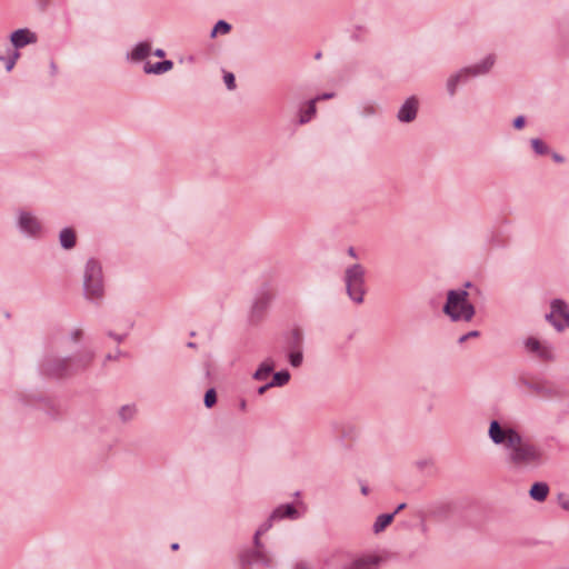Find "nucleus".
Returning <instances> with one entry per match:
<instances>
[{
  "label": "nucleus",
  "instance_id": "nucleus-1",
  "mask_svg": "<svg viewBox=\"0 0 569 569\" xmlns=\"http://www.w3.org/2000/svg\"><path fill=\"white\" fill-rule=\"evenodd\" d=\"M488 435L495 445L503 446L506 460L511 468L523 470L541 465V449L529 439L523 438L517 430L503 428L497 420H492Z\"/></svg>",
  "mask_w": 569,
  "mask_h": 569
},
{
  "label": "nucleus",
  "instance_id": "nucleus-2",
  "mask_svg": "<svg viewBox=\"0 0 569 569\" xmlns=\"http://www.w3.org/2000/svg\"><path fill=\"white\" fill-rule=\"evenodd\" d=\"M468 296L469 293L466 290L448 291L443 312L453 321H470L475 316V307L468 301Z\"/></svg>",
  "mask_w": 569,
  "mask_h": 569
},
{
  "label": "nucleus",
  "instance_id": "nucleus-3",
  "mask_svg": "<svg viewBox=\"0 0 569 569\" xmlns=\"http://www.w3.org/2000/svg\"><path fill=\"white\" fill-rule=\"evenodd\" d=\"M84 295L88 299H100L103 295L102 269L98 261L90 259L86 264Z\"/></svg>",
  "mask_w": 569,
  "mask_h": 569
},
{
  "label": "nucleus",
  "instance_id": "nucleus-4",
  "mask_svg": "<svg viewBox=\"0 0 569 569\" xmlns=\"http://www.w3.org/2000/svg\"><path fill=\"white\" fill-rule=\"evenodd\" d=\"M345 281L349 298L361 303L365 296V268L359 263L348 267L345 272Z\"/></svg>",
  "mask_w": 569,
  "mask_h": 569
},
{
  "label": "nucleus",
  "instance_id": "nucleus-5",
  "mask_svg": "<svg viewBox=\"0 0 569 569\" xmlns=\"http://www.w3.org/2000/svg\"><path fill=\"white\" fill-rule=\"evenodd\" d=\"M493 63H495L493 57L488 56L487 58H485L481 61V63L476 64L470 68H466V69L461 70L460 72H458L457 74L452 76L447 82V88H448L449 93L451 96L455 94L457 84L459 83L460 79H462L467 76H478V74L486 73L493 66Z\"/></svg>",
  "mask_w": 569,
  "mask_h": 569
},
{
  "label": "nucleus",
  "instance_id": "nucleus-6",
  "mask_svg": "<svg viewBox=\"0 0 569 569\" xmlns=\"http://www.w3.org/2000/svg\"><path fill=\"white\" fill-rule=\"evenodd\" d=\"M546 318L558 331L569 327V309L567 303L560 299H555L551 302V311Z\"/></svg>",
  "mask_w": 569,
  "mask_h": 569
},
{
  "label": "nucleus",
  "instance_id": "nucleus-7",
  "mask_svg": "<svg viewBox=\"0 0 569 569\" xmlns=\"http://www.w3.org/2000/svg\"><path fill=\"white\" fill-rule=\"evenodd\" d=\"M72 358H59L48 361L44 365V372L48 376L62 378L76 373L73 370Z\"/></svg>",
  "mask_w": 569,
  "mask_h": 569
},
{
  "label": "nucleus",
  "instance_id": "nucleus-8",
  "mask_svg": "<svg viewBox=\"0 0 569 569\" xmlns=\"http://www.w3.org/2000/svg\"><path fill=\"white\" fill-rule=\"evenodd\" d=\"M272 301V295L269 291H262L256 298L251 309V320L259 321Z\"/></svg>",
  "mask_w": 569,
  "mask_h": 569
},
{
  "label": "nucleus",
  "instance_id": "nucleus-9",
  "mask_svg": "<svg viewBox=\"0 0 569 569\" xmlns=\"http://www.w3.org/2000/svg\"><path fill=\"white\" fill-rule=\"evenodd\" d=\"M37 40V34L27 28L18 29L10 36V41L16 50L23 48L27 44L36 43Z\"/></svg>",
  "mask_w": 569,
  "mask_h": 569
},
{
  "label": "nucleus",
  "instance_id": "nucleus-10",
  "mask_svg": "<svg viewBox=\"0 0 569 569\" xmlns=\"http://www.w3.org/2000/svg\"><path fill=\"white\" fill-rule=\"evenodd\" d=\"M418 111V100L416 97L408 98L400 107L397 118L401 122H411L416 119Z\"/></svg>",
  "mask_w": 569,
  "mask_h": 569
},
{
  "label": "nucleus",
  "instance_id": "nucleus-11",
  "mask_svg": "<svg viewBox=\"0 0 569 569\" xmlns=\"http://www.w3.org/2000/svg\"><path fill=\"white\" fill-rule=\"evenodd\" d=\"M19 226L29 234H36L40 230V223L37 218L28 212L20 213Z\"/></svg>",
  "mask_w": 569,
  "mask_h": 569
},
{
  "label": "nucleus",
  "instance_id": "nucleus-12",
  "mask_svg": "<svg viewBox=\"0 0 569 569\" xmlns=\"http://www.w3.org/2000/svg\"><path fill=\"white\" fill-rule=\"evenodd\" d=\"M528 351L537 353L541 359H550L551 351L548 347L541 346L536 338H528L525 342Z\"/></svg>",
  "mask_w": 569,
  "mask_h": 569
},
{
  "label": "nucleus",
  "instance_id": "nucleus-13",
  "mask_svg": "<svg viewBox=\"0 0 569 569\" xmlns=\"http://www.w3.org/2000/svg\"><path fill=\"white\" fill-rule=\"evenodd\" d=\"M523 385L530 391H532L533 393H536L539 397L552 398V397L557 396V392L552 388H550V387H548V386H546L543 383L523 381Z\"/></svg>",
  "mask_w": 569,
  "mask_h": 569
},
{
  "label": "nucleus",
  "instance_id": "nucleus-14",
  "mask_svg": "<svg viewBox=\"0 0 569 569\" xmlns=\"http://www.w3.org/2000/svg\"><path fill=\"white\" fill-rule=\"evenodd\" d=\"M262 545L260 543V547L257 548L256 551L251 552L250 555H244L242 557V561L247 563H262L267 567L271 566V559L268 557L262 550Z\"/></svg>",
  "mask_w": 569,
  "mask_h": 569
},
{
  "label": "nucleus",
  "instance_id": "nucleus-15",
  "mask_svg": "<svg viewBox=\"0 0 569 569\" xmlns=\"http://www.w3.org/2000/svg\"><path fill=\"white\" fill-rule=\"evenodd\" d=\"M380 559L378 557H365L353 560L343 569H376Z\"/></svg>",
  "mask_w": 569,
  "mask_h": 569
},
{
  "label": "nucleus",
  "instance_id": "nucleus-16",
  "mask_svg": "<svg viewBox=\"0 0 569 569\" xmlns=\"http://www.w3.org/2000/svg\"><path fill=\"white\" fill-rule=\"evenodd\" d=\"M93 357L94 355L92 351H84L77 356L76 358H73L71 362L73 365L74 372L77 373L86 370L92 362Z\"/></svg>",
  "mask_w": 569,
  "mask_h": 569
},
{
  "label": "nucleus",
  "instance_id": "nucleus-17",
  "mask_svg": "<svg viewBox=\"0 0 569 569\" xmlns=\"http://www.w3.org/2000/svg\"><path fill=\"white\" fill-rule=\"evenodd\" d=\"M173 67V63L171 60H163L161 62H156V63H150V62H147L144 64V72L146 73H154V74H160V73H164L169 70H171Z\"/></svg>",
  "mask_w": 569,
  "mask_h": 569
},
{
  "label": "nucleus",
  "instance_id": "nucleus-18",
  "mask_svg": "<svg viewBox=\"0 0 569 569\" xmlns=\"http://www.w3.org/2000/svg\"><path fill=\"white\" fill-rule=\"evenodd\" d=\"M548 493L549 487L546 482H535L529 491L530 497L539 502L546 500Z\"/></svg>",
  "mask_w": 569,
  "mask_h": 569
},
{
  "label": "nucleus",
  "instance_id": "nucleus-19",
  "mask_svg": "<svg viewBox=\"0 0 569 569\" xmlns=\"http://www.w3.org/2000/svg\"><path fill=\"white\" fill-rule=\"evenodd\" d=\"M59 240L63 249H71L76 244V233L71 228H64L60 231Z\"/></svg>",
  "mask_w": 569,
  "mask_h": 569
},
{
  "label": "nucleus",
  "instance_id": "nucleus-20",
  "mask_svg": "<svg viewBox=\"0 0 569 569\" xmlns=\"http://www.w3.org/2000/svg\"><path fill=\"white\" fill-rule=\"evenodd\" d=\"M395 516H396V512L382 513V515L378 516L373 523V527H372L373 532L379 533V532L383 531L387 528V526H389L391 523Z\"/></svg>",
  "mask_w": 569,
  "mask_h": 569
},
{
  "label": "nucleus",
  "instance_id": "nucleus-21",
  "mask_svg": "<svg viewBox=\"0 0 569 569\" xmlns=\"http://www.w3.org/2000/svg\"><path fill=\"white\" fill-rule=\"evenodd\" d=\"M317 108H316V100H310L306 107L305 110L300 111L299 114V123L305 124L309 122L316 114Z\"/></svg>",
  "mask_w": 569,
  "mask_h": 569
},
{
  "label": "nucleus",
  "instance_id": "nucleus-22",
  "mask_svg": "<svg viewBox=\"0 0 569 569\" xmlns=\"http://www.w3.org/2000/svg\"><path fill=\"white\" fill-rule=\"evenodd\" d=\"M272 370H273V362L271 360H266L256 370L253 378L256 380H266Z\"/></svg>",
  "mask_w": 569,
  "mask_h": 569
},
{
  "label": "nucleus",
  "instance_id": "nucleus-23",
  "mask_svg": "<svg viewBox=\"0 0 569 569\" xmlns=\"http://www.w3.org/2000/svg\"><path fill=\"white\" fill-rule=\"evenodd\" d=\"M150 44L147 42H140L136 46V48L132 51V59L133 60H142L147 58L150 53Z\"/></svg>",
  "mask_w": 569,
  "mask_h": 569
},
{
  "label": "nucleus",
  "instance_id": "nucleus-24",
  "mask_svg": "<svg viewBox=\"0 0 569 569\" xmlns=\"http://www.w3.org/2000/svg\"><path fill=\"white\" fill-rule=\"evenodd\" d=\"M297 513L296 508L292 505H286L278 507L271 515V519L292 517Z\"/></svg>",
  "mask_w": 569,
  "mask_h": 569
},
{
  "label": "nucleus",
  "instance_id": "nucleus-25",
  "mask_svg": "<svg viewBox=\"0 0 569 569\" xmlns=\"http://www.w3.org/2000/svg\"><path fill=\"white\" fill-rule=\"evenodd\" d=\"M289 379H290V375L288 371H286V370L278 371L273 375L272 380L270 381V385L272 387L283 386L289 381Z\"/></svg>",
  "mask_w": 569,
  "mask_h": 569
},
{
  "label": "nucleus",
  "instance_id": "nucleus-26",
  "mask_svg": "<svg viewBox=\"0 0 569 569\" xmlns=\"http://www.w3.org/2000/svg\"><path fill=\"white\" fill-rule=\"evenodd\" d=\"M231 26L224 20H219L211 31V37H216L217 33H228Z\"/></svg>",
  "mask_w": 569,
  "mask_h": 569
},
{
  "label": "nucleus",
  "instance_id": "nucleus-27",
  "mask_svg": "<svg viewBox=\"0 0 569 569\" xmlns=\"http://www.w3.org/2000/svg\"><path fill=\"white\" fill-rule=\"evenodd\" d=\"M134 412H136V408L133 406L126 405V406L121 407V409L119 411V416L123 421H127L133 417Z\"/></svg>",
  "mask_w": 569,
  "mask_h": 569
},
{
  "label": "nucleus",
  "instance_id": "nucleus-28",
  "mask_svg": "<svg viewBox=\"0 0 569 569\" xmlns=\"http://www.w3.org/2000/svg\"><path fill=\"white\" fill-rule=\"evenodd\" d=\"M204 406L211 408L217 402V393L213 388H210L203 398Z\"/></svg>",
  "mask_w": 569,
  "mask_h": 569
},
{
  "label": "nucleus",
  "instance_id": "nucleus-29",
  "mask_svg": "<svg viewBox=\"0 0 569 569\" xmlns=\"http://www.w3.org/2000/svg\"><path fill=\"white\" fill-rule=\"evenodd\" d=\"M531 146L536 153L538 154H545L548 152L547 146L543 143L542 140L535 138L531 140Z\"/></svg>",
  "mask_w": 569,
  "mask_h": 569
},
{
  "label": "nucleus",
  "instance_id": "nucleus-30",
  "mask_svg": "<svg viewBox=\"0 0 569 569\" xmlns=\"http://www.w3.org/2000/svg\"><path fill=\"white\" fill-rule=\"evenodd\" d=\"M303 356L301 350L292 351L289 355V361L292 367H299L302 362Z\"/></svg>",
  "mask_w": 569,
  "mask_h": 569
},
{
  "label": "nucleus",
  "instance_id": "nucleus-31",
  "mask_svg": "<svg viewBox=\"0 0 569 569\" xmlns=\"http://www.w3.org/2000/svg\"><path fill=\"white\" fill-rule=\"evenodd\" d=\"M270 520H271V518L256 531V533H254V546H256V548L260 547V539H259L260 536L263 532H266L271 527Z\"/></svg>",
  "mask_w": 569,
  "mask_h": 569
},
{
  "label": "nucleus",
  "instance_id": "nucleus-32",
  "mask_svg": "<svg viewBox=\"0 0 569 569\" xmlns=\"http://www.w3.org/2000/svg\"><path fill=\"white\" fill-rule=\"evenodd\" d=\"M20 57V53L17 50H13L9 58H6V69L7 71H10L13 69L18 58Z\"/></svg>",
  "mask_w": 569,
  "mask_h": 569
},
{
  "label": "nucleus",
  "instance_id": "nucleus-33",
  "mask_svg": "<svg viewBox=\"0 0 569 569\" xmlns=\"http://www.w3.org/2000/svg\"><path fill=\"white\" fill-rule=\"evenodd\" d=\"M223 81L229 90H233L236 88V79L233 73L224 72Z\"/></svg>",
  "mask_w": 569,
  "mask_h": 569
},
{
  "label": "nucleus",
  "instance_id": "nucleus-34",
  "mask_svg": "<svg viewBox=\"0 0 569 569\" xmlns=\"http://www.w3.org/2000/svg\"><path fill=\"white\" fill-rule=\"evenodd\" d=\"M558 502L561 506L562 509L569 511V496L566 493H559L558 495Z\"/></svg>",
  "mask_w": 569,
  "mask_h": 569
},
{
  "label": "nucleus",
  "instance_id": "nucleus-35",
  "mask_svg": "<svg viewBox=\"0 0 569 569\" xmlns=\"http://www.w3.org/2000/svg\"><path fill=\"white\" fill-rule=\"evenodd\" d=\"M478 336H479V331H476V330H475V331H470V332H468V333H466V335L461 336V337L459 338V342H460V343H463V342H465V341H467L469 338L478 337Z\"/></svg>",
  "mask_w": 569,
  "mask_h": 569
},
{
  "label": "nucleus",
  "instance_id": "nucleus-36",
  "mask_svg": "<svg viewBox=\"0 0 569 569\" xmlns=\"http://www.w3.org/2000/svg\"><path fill=\"white\" fill-rule=\"evenodd\" d=\"M525 126V117L519 116L513 120V127L516 129H521Z\"/></svg>",
  "mask_w": 569,
  "mask_h": 569
},
{
  "label": "nucleus",
  "instance_id": "nucleus-37",
  "mask_svg": "<svg viewBox=\"0 0 569 569\" xmlns=\"http://www.w3.org/2000/svg\"><path fill=\"white\" fill-rule=\"evenodd\" d=\"M335 94L331 93V92H328V93H323L321 96H318L317 98H315L313 100L319 101V100H326V99H331Z\"/></svg>",
  "mask_w": 569,
  "mask_h": 569
},
{
  "label": "nucleus",
  "instance_id": "nucleus-38",
  "mask_svg": "<svg viewBox=\"0 0 569 569\" xmlns=\"http://www.w3.org/2000/svg\"><path fill=\"white\" fill-rule=\"evenodd\" d=\"M293 339H295L296 345H298V346H299V345H300V342H301V339H302V338H301V333H300L299 331H295V332H293Z\"/></svg>",
  "mask_w": 569,
  "mask_h": 569
},
{
  "label": "nucleus",
  "instance_id": "nucleus-39",
  "mask_svg": "<svg viewBox=\"0 0 569 569\" xmlns=\"http://www.w3.org/2000/svg\"><path fill=\"white\" fill-rule=\"evenodd\" d=\"M81 330H74L71 335L73 341H78L81 336Z\"/></svg>",
  "mask_w": 569,
  "mask_h": 569
},
{
  "label": "nucleus",
  "instance_id": "nucleus-40",
  "mask_svg": "<svg viewBox=\"0 0 569 569\" xmlns=\"http://www.w3.org/2000/svg\"><path fill=\"white\" fill-rule=\"evenodd\" d=\"M270 387H272V386L270 385V382H269V383H267V385H264V386H261V387L258 389V392H259L260 395H262V393H263L267 389H269Z\"/></svg>",
  "mask_w": 569,
  "mask_h": 569
},
{
  "label": "nucleus",
  "instance_id": "nucleus-41",
  "mask_svg": "<svg viewBox=\"0 0 569 569\" xmlns=\"http://www.w3.org/2000/svg\"><path fill=\"white\" fill-rule=\"evenodd\" d=\"M348 254H349L350 257H352V258H357V253H356V250H355V248H353V247H350V248L348 249Z\"/></svg>",
  "mask_w": 569,
  "mask_h": 569
},
{
  "label": "nucleus",
  "instance_id": "nucleus-42",
  "mask_svg": "<svg viewBox=\"0 0 569 569\" xmlns=\"http://www.w3.org/2000/svg\"><path fill=\"white\" fill-rule=\"evenodd\" d=\"M110 337L114 338L118 342L122 341L123 339V336H119V335H113V333H109Z\"/></svg>",
  "mask_w": 569,
  "mask_h": 569
},
{
  "label": "nucleus",
  "instance_id": "nucleus-43",
  "mask_svg": "<svg viewBox=\"0 0 569 569\" xmlns=\"http://www.w3.org/2000/svg\"><path fill=\"white\" fill-rule=\"evenodd\" d=\"M154 56L162 58L164 56V51L162 49H157L154 51Z\"/></svg>",
  "mask_w": 569,
  "mask_h": 569
},
{
  "label": "nucleus",
  "instance_id": "nucleus-44",
  "mask_svg": "<svg viewBox=\"0 0 569 569\" xmlns=\"http://www.w3.org/2000/svg\"><path fill=\"white\" fill-rule=\"evenodd\" d=\"M405 508H406V503H403V502H402V503H400V505L396 508V510H395L393 512H396V515H397L399 511L403 510Z\"/></svg>",
  "mask_w": 569,
  "mask_h": 569
},
{
  "label": "nucleus",
  "instance_id": "nucleus-45",
  "mask_svg": "<svg viewBox=\"0 0 569 569\" xmlns=\"http://www.w3.org/2000/svg\"><path fill=\"white\" fill-rule=\"evenodd\" d=\"M552 158L555 159V161L557 162H561L563 161V158L561 156H559L558 153H553Z\"/></svg>",
  "mask_w": 569,
  "mask_h": 569
},
{
  "label": "nucleus",
  "instance_id": "nucleus-46",
  "mask_svg": "<svg viewBox=\"0 0 569 569\" xmlns=\"http://www.w3.org/2000/svg\"><path fill=\"white\" fill-rule=\"evenodd\" d=\"M296 569H310L306 563L300 562L296 566Z\"/></svg>",
  "mask_w": 569,
  "mask_h": 569
},
{
  "label": "nucleus",
  "instance_id": "nucleus-47",
  "mask_svg": "<svg viewBox=\"0 0 569 569\" xmlns=\"http://www.w3.org/2000/svg\"><path fill=\"white\" fill-rule=\"evenodd\" d=\"M368 491H369L368 487H367L366 485H362V486H361V492H362L363 495H368Z\"/></svg>",
  "mask_w": 569,
  "mask_h": 569
},
{
  "label": "nucleus",
  "instance_id": "nucleus-48",
  "mask_svg": "<svg viewBox=\"0 0 569 569\" xmlns=\"http://www.w3.org/2000/svg\"><path fill=\"white\" fill-rule=\"evenodd\" d=\"M171 549L172 550H178L179 549V543L174 542L171 545Z\"/></svg>",
  "mask_w": 569,
  "mask_h": 569
},
{
  "label": "nucleus",
  "instance_id": "nucleus-49",
  "mask_svg": "<svg viewBox=\"0 0 569 569\" xmlns=\"http://www.w3.org/2000/svg\"><path fill=\"white\" fill-rule=\"evenodd\" d=\"M106 359H107V360H111V359H113V357H112L111 355H108V356L106 357Z\"/></svg>",
  "mask_w": 569,
  "mask_h": 569
},
{
  "label": "nucleus",
  "instance_id": "nucleus-50",
  "mask_svg": "<svg viewBox=\"0 0 569 569\" xmlns=\"http://www.w3.org/2000/svg\"><path fill=\"white\" fill-rule=\"evenodd\" d=\"M188 347L193 348V347H194V343H193V342H189V343H188Z\"/></svg>",
  "mask_w": 569,
  "mask_h": 569
},
{
  "label": "nucleus",
  "instance_id": "nucleus-51",
  "mask_svg": "<svg viewBox=\"0 0 569 569\" xmlns=\"http://www.w3.org/2000/svg\"><path fill=\"white\" fill-rule=\"evenodd\" d=\"M6 58L3 56H0V61H4Z\"/></svg>",
  "mask_w": 569,
  "mask_h": 569
},
{
  "label": "nucleus",
  "instance_id": "nucleus-52",
  "mask_svg": "<svg viewBox=\"0 0 569 569\" xmlns=\"http://www.w3.org/2000/svg\"><path fill=\"white\" fill-rule=\"evenodd\" d=\"M470 286H471V283H470V282H467V283H466V288H469Z\"/></svg>",
  "mask_w": 569,
  "mask_h": 569
}]
</instances>
